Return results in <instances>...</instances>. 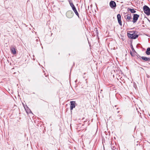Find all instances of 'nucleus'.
I'll return each mask as SVG.
<instances>
[{
	"instance_id": "dca6fc26",
	"label": "nucleus",
	"mask_w": 150,
	"mask_h": 150,
	"mask_svg": "<svg viewBox=\"0 0 150 150\" xmlns=\"http://www.w3.org/2000/svg\"><path fill=\"white\" fill-rule=\"evenodd\" d=\"M147 61H150V57H147Z\"/></svg>"
},
{
	"instance_id": "4be33fe9",
	"label": "nucleus",
	"mask_w": 150,
	"mask_h": 150,
	"mask_svg": "<svg viewBox=\"0 0 150 150\" xmlns=\"http://www.w3.org/2000/svg\"><path fill=\"white\" fill-rule=\"evenodd\" d=\"M122 40H125V39L124 38H122Z\"/></svg>"
},
{
	"instance_id": "0eeeda50",
	"label": "nucleus",
	"mask_w": 150,
	"mask_h": 150,
	"mask_svg": "<svg viewBox=\"0 0 150 150\" xmlns=\"http://www.w3.org/2000/svg\"><path fill=\"white\" fill-rule=\"evenodd\" d=\"M117 18L118 23H119V25L121 26L122 25V23L121 21V16L120 14H118L117 15Z\"/></svg>"
},
{
	"instance_id": "7ed1b4c3",
	"label": "nucleus",
	"mask_w": 150,
	"mask_h": 150,
	"mask_svg": "<svg viewBox=\"0 0 150 150\" xmlns=\"http://www.w3.org/2000/svg\"><path fill=\"white\" fill-rule=\"evenodd\" d=\"M74 13L71 11H68L66 13V16L69 18H71L73 17Z\"/></svg>"
},
{
	"instance_id": "ddd939ff",
	"label": "nucleus",
	"mask_w": 150,
	"mask_h": 150,
	"mask_svg": "<svg viewBox=\"0 0 150 150\" xmlns=\"http://www.w3.org/2000/svg\"><path fill=\"white\" fill-rule=\"evenodd\" d=\"M131 16H127V17L126 18V20H129L131 19Z\"/></svg>"
},
{
	"instance_id": "aec40b11",
	"label": "nucleus",
	"mask_w": 150,
	"mask_h": 150,
	"mask_svg": "<svg viewBox=\"0 0 150 150\" xmlns=\"http://www.w3.org/2000/svg\"><path fill=\"white\" fill-rule=\"evenodd\" d=\"M26 110V112L27 113H28V112H29V111H28V110H26V109H25Z\"/></svg>"
},
{
	"instance_id": "5701e85b",
	"label": "nucleus",
	"mask_w": 150,
	"mask_h": 150,
	"mask_svg": "<svg viewBox=\"0 0 150 150\" xmlns=\"http://www.w3.org/2000/svg\"><path fill=\"white\" fill-rule=\"evenodd\" d=\"M97 28H96V31H98V30H97Z\"/></svg>"
},
{
	"instance_id": "f257e3e1",
	"label": "nucleus",
	"mask_w": 150,
	"mask_h": 150,
	"mask_svg": "<svg viewBox=\"0 0 150 150\" xmlns=\"http://www.w3.org/2000/svg\"><path fill=\"white\" fill-rule=\"evenodd\" d=\"M135 31H129V33H127V36L129 38L131 39H135L138 37V35L135 34Z\"/></svg>"
},
{
	"instance_id": "393cba45",
	"label": "nucleus",
	"mask_w": 150,
	"mask_h": 150,
	"mask_svg": "<svg viewBox=\"0 0 150 150\" xmlns=\"http://www.w3.org/2000/svg\"><path fill=\"white\" fill-rule=\"evenodd\" d=\"M112 150H115V149H112Z\"/></svg>"
},
{
	"instance_id": "2eb2a0df",
	"label": "nucleus",
	"mask_w": 150,
	"mask_h": 150,
	"mask_svg": "<svg viewBox=\"0 0 150 150\" xmlns=\"http://www.w3.org/2000/svg\"><path fill=\"white\" fill-rule=\"evenodd\" d=\"M130 53L131 55H132V56H134V53H133L131 52Z\"/></svg>"
},
{
	"instance_id": "9d476101",
	"label": "nucleus",
	"mask_w": 150,
	"mask_h": 150,
	"mask_svg": "<svg viewBox=\"0 0 150 150\" xmlns=\"http://www.w3.org/2000/svg\"><path fill=\"white\" fill-rule=\"evenodd\" d=\"M127 11H130V12L132 13H134L136 12V11L134 10L133 9H131L129 8H127Z\"/></svg>"
},
{
	"instance_id": "f03ea898",
	"label": "nucleus",
	"mask_w": 150,
	"mask_h": 150,
	"mask_svg": "<svg viewBox=\"0 0 150 150\" xmlns=\"http://www.w3.org/2000/svg\"><path fill=\"white\" fill-rule=\"evenodd\" d=\"M143 10L144 13L147 16L150 15V8L146 5H145L143 7Z\"/></svg>"
},
{
	"instance_id": "f8f14e48",
	"label": "nucleus",
	"mask_w": 150,
	"mask_h": 150,
	"mask_svg": "<svg viewBox=\"0 0 150 150\" xmlns=\"http://www.w3.org/2000/svg\"><path fill=\"white\" fill-rule=\"evenodd\" d=\"M142 59L145 61H147V57H142Z\"/></svg>"
},
{
	"instance_id": "b1692460",
	"label": "nucleus",
	"mask_w": 150,
	"mask_h": 150,
	"mask_svg": "<svg viewBox=\"0 0 150 150\" xmlns=\"http://www.w3.org/2000/svg\"><path fill=\"white\" fill-rule=\"evenodd\" d=\"M148 21H149V22H150V20H148Z\"/></svg>"
},
{
	"instance_id": "412c9836",
	"label": "nucleus",
	"mask_w": 150,
	"mask_h": 150,
	"mask_svg": "<svg viewBox=\"0 0 150 150\" xmlns=\"http://www.w3.org/2000/svg\"><path fill=\"white\" fill-rule=\"evenodd\" d=\"M29 111H30V112H29V113H32V112L29 109Z\"/></svg>"
},
{
	"instance_id": "9b49d317",
	"label": "nucleus",
	"mask_w": 150,
	"mask_h": 150,
	"mask_svg": "<svg viewBox=\"0 0 150 150\" xmlns=\"http://www.w3.org/2000/svg\"><path fill=\"white\" fill-rule=\"evenodd\" d=\"M145 52L147 55L150 54V47H148L147 48Z\"/></svg>"
},
{
	"instance_id": "1a4fd4ad",
	"label": "nucleus",
	"mask_w": 150,
	"mask_h": 150,
	"mask_svg": "<svg viewBox=\"0 0 150 150\" xmlns=\"http://www.w3.org/2000/svg\"><path fill=\"white\" fill-rule=\"evenodd\" d=\"M11 53L13 54H15L16 53V49L14 47H12L10 49Z\"/></svg>"
},
{
	"instance_id": "a211bd4d",
	"label": "nucleus",
	"mask_w": 150,
	"mask_h": 150,
	"mask_svg": "<svg viewBox=\"0 0 150 150\" xmlns=\"http://www.w3.org/2000/svg\"><path fill=\"white\" fill-rule=\"evenodd\" d=\"M131 48H132V51H135V50L132 46V47H131Z\"/></svg>"
},
{
	"instance_id": "423d86ee",
	"label": "nucleus",
	"mask_w": 150,
	"mask_h": 150,
	"mask_svg": "<svg viewBox=\"0 0 150 150\" xmlns=\"http://www.w3.org/2000/svg\"><path fill=\"white\" fill-rule=\"evenodd\" d=\"M110 6L112 8H115L116 6V3L113 1H111L110 2Z\"/></svg>"
},
{
	"instance_id": "20e7f679",
	"label": "nucleus",
	"mask_w": 150,
	"mask_h": 150,
	"mask_svg": "<svg viewBox=\"0 0 150 150\" xmlns=\"http://www.w3.org/2000/svg\"><path fill=\"white\" fill-rule=\"evenodd\" d=\"M70 6L72 8V10L74 12L75 14L79 18V14L78 13L76 8L73 4H70Z\"/></svg>"
},
{
	"instance_id": "f3484780",
	"label": "nucleus",
	"mask_w": 150,
	"mask_h": 150,
	"mask_svg": "<svg viewBox=\"0 0 150 150\" xmlns=\"http://www.w3.org/2000/svg\"><path fill=\"white\" fill-rule=\"evenodd\" d=\"M68 1H69V3L70 5L71 4H73V3H72L71 2V0H68Z\"/></svg>"
},
{
	"instance_id": "39448f33",
	"label": "nucleus",
	"mask_w": 150,
	"mask_h": 150,
	"mask_svg": "<svg viewBox=\"0 0 150 150\" xmlns=\"http://www.w3.org/2000/svg\"><path fill=\"white\" fill-rule=\"evenodd\" d=\"M139 17V15L137 14H134L133 16V20L132 21L134 23L136 22Z\"/></svg>"
},
{
	"instance_id": "4468645a",
	"label": "nucleus",
	"mask_w": 150,
	"mask_h": 150,
	"mask_svg": "<svg viewBox=\"0 0 150 150\" xmlns=\"http://www.w3.org/2000/svg\"><path fill=\"white\" fill-rule=\"evenodd\" d=\"M137 56L138 58L139 59H141V58L142 59V57H141L138 54Z\"/></svg>"
},
{
	"instance_id": "6e6552de",
	"label": "nucleus",
	"mask_w": 150,
	"mask_h": 150,
	"mask_svg": "<svg viewBox=\"0 0 150 150\" xmlns=\"http://www.w3.org/2000/svg\"><path fill=\"white\" fill-rule=\"evenodd\" d=\"M70 110H72L75 107V104L76 102L75 101H71L70 102Z\"/></svg>"
},
{
	"instance_id": "6ab92c4d",
	"label": "nucleus",
	"mask_w": 150,
	"mask_h": 150,
	"mask_svg": "<svg viewBox=\"0 0 150 150\" xmlns=\"http://www.w3.org/2000/svg\"><path fill=\"white\" fill-rule=\"evenodd\" d=\"M127 16H131V15L130 14H128L127 15Z\"/></svg>"
}]
</instances>
